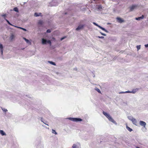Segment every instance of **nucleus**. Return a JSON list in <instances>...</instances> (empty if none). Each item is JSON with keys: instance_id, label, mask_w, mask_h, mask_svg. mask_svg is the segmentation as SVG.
Returning a JSON list of instances; mask_svg holds the SVG:
<instances>
[{"instance_id": "nucleus-33", "label": "nucleus", "mask_w": 148, "mask_h": 148, "mask_svg": "<svg viewBox=\"0 0 148 148\" xmlns=\"http://www.w3.org/2000/svg\"><path fill=\"white\" fill-rule=\"evenodd\" d=\"M98 38H104V37L103 36H98Z\"/></svg>"}, {"instance_id": "nucleus-14", "label": "nucleus", "mask_w": 148, "mask_h": 148, "mask_svg": "<svg viewBox=\"0 0 148 148\" xmlns=\"http://www.w3.org/2000/svg\"><path fill=\"white\" fill-rule=\"evenodd\" d=\"M15 36L13 34H12L10 37V39L11 40H12L14 38Z\"/></svg>"}, {"instance_id": "nucleus-26", "label": "nucleus", "mask_w": 148, "mask_h": 148, "mask_svg": "<svg viewBox=\"0 0 148 148\" xmlns=\"http://www.w3.org/2000/svg\"><path fill=\"white\" fill-rule=\"evenodd\" d=\"M98 8L99 9V10H101L102 9V8L101 7V5H99L98 6Z\"/></svg>"}, {"instance_id": "nucleus-9", "label": "nucleus", "mask_w": 148, "mask_h": 148, "mask_svg": "<svg viewBox=\"0 0 148 148\" xmlns=\"http://www.w3.org/2000/svg\"><path fill=\"white\" fill-rule=\"evenodd\" d=\"M132 123L135 125H136V126H137V121L136 120V119H135V118H134L132 120Z\"/></svg>"}, {"instance_id": "nucleus-34", "label": "nucleus", "mask_w": 148, "mask_h": 148, "mask_svg": "<svg viewBox=\"0 0 148 148\" xmlns=\"http://www.w3.org/2000/svg\"><path fill=\"white\" fill-rule=\"evenodd\" d=\"M40 120H41V121L42 122H44V121H43V118H41V119H40Z\"/></svg>"}, {"instance_id": "nucleus-11", "label": "nucleus", "mask_w": 148, "mask_h": 148, "mask_svg": "<svg viewBox=\"0 0 148 148\" xmlns=\"http://www.w3.org/2000/svg\"><path fill=\"white\" fill-rule=\"evenodd\" d=\"M0 48L1 52V54L2 55L3 53V45L1 44L0 45Z\"/></svg>"}, {"instance_id": "nucleus-19", "label": "nucleus", "mask_w": 148, "mask_h": 148, "mask_svg": "<svg viewBox=\"0 0 148 148\" xmlns=\"http://www.w3.org/2000/svg\"><path fill=\"white\" fill-rule=\"evenodd\" d=\"M1 108L3 111L4 112H6L7 111H8V110L6 109L3 108Z\"/></svg>"}, {"instance_id": "nucleus-2", "label": "nucleus", "mask_w": 148, "mask_h": 148, "mask_svg": "<svg viewBox=\"0 0 148 148\" xmlns=\"http://www.w3.org/2000/svg\"><path fill=\"white\" fill-rule=\"evenodd\" d=\"M69 120L77 122L82 121V119L79 118H74L69 117L68 118Z\"/></svg>"}, {"instance_id": "nucleus-6", "label": "nucleus", "mask_w": 148, "mask_h": 148, "mask_svg": "<svg viewBox=\"0 0 148 148\" xmlns=\"http://www.w3.org/2000/svg\"><path fill=\"white\" fill-rule=\"evenodd\" d=\"M116 19L117 21L119 23H121L124 22V20L120 17H117Z\"/></svg>"}, {"instance_id": "nucleus-23", "label": "nucleus", "mask_w": 148, "mask_h": 148, "mask_svg": "<svg viewBox=\"0 0 148 148\" xmlns=\"http://www.w3.org/2000/svg\"><path fill=\"white\" fill-rule=\"evenodd\" d=\"M95 90H96L98 92H100V90L97 88H95Z\"/></svg>"}, {"instance_id": "nucleus-8", "label": "nucleus", "mask_w": 148, "mask_h": 148, "mask_svg": "<svg viewBox=\"0 0 148 148\" xmlns=\"http://www.w3.org/2000/svg\"><path fill=\"white\" fill-rule=\"evenodd\" d=\"M84 25H80L78 26V27L76 29V30L77 31L81 29H82L84 27Z\"/></svg>"}, {"instance_id": "nucleus-42", "label": "nucleus", "mask_w": 148, "mask_h": 148, "mask_svg": "<svg viewBox=\"0 0 148 148\" xmlns=\"http://www.w3.org/2000/svg\"><path fill=\"white\" fill-rule=\"evenodd\" d=\"M66 14V13H65V14Z\"/></svg>"}, {"instance_id": "nucleus-29", "label": "nucleus", "mask_w": 148, "mask_h": 148, "mask_svg": "<svg viewBox=\"0 0 148 148\" xmlns=\"http://www.w3.org/2000/svg\"><path fill=\"white\" fill-rule=\"evenodd\" d=\"M93 24L95 25L96 26H98V24H96L95 23V22H93Z\"/></svg>"}, {"instance_id": "nucleus-30", "label": "nucleus", "mask_w": 148, "mask_h": 148, "mask_svg": "<svg viewBox=\"0 0 148 148\" xmlns=\"http://www.w3.org/2000/svg\"><path fill=\"white\" fill-rule=\"evenodd\" d=\"M2 16H3V17H4V18H5V16H6V14H4L2 15Z\"/></svg>"}, {"instance_id": "nucleus-27", "label": "nucleus", "mask_w": 148, "mask_h": 148, "mask_svg": "<svg viewBox=\"0 0 148 148\" xmlns=\"http://www.w3.org/2000/svg\"><path fill=\"white\" fill-rule=\"evenodd\" d=\"M125 92V93H126V92H134L133 91L130 92V91H125V92Z\"/></svg>"}, {"instance_id": "nucleus-21", "label": "nucleus", "mask_w": 148, "mask_h": 148, "mask_svg": "<svg viewBox=\"0 0 148 148\" xmlns=\"http://www.w3.org/2000/svg\"><path fill=\"white\" fill-rule=\"evenodd\" d=\"M52 132L53 134H57V133L56 132L55 130L53 129L52 130Z\"/></svg>"}, {"instance_id": "nucleus-40", "label": "nucleus", "mask_w": 148, "mask_h": 148, "mask_svg": "<svg viewBox=\"0 0 148 148\" xmlns=\"http://www.w3.org/2000/svg\"><path fill=\"white\" fill-rule=\"evenodd\" d=\"M102 35H104V36H105L106 35L104 34H102V33H101V34Z\"/></svg>"}, {"instance_id": "nucleus-1", "label": "nucleus", "mask_w": 148, "mask_h": 148, "mask_svg": "<svg viewBox=\"0 0 148 148\" xmlns=\"http://www.w3.org/2000/svg\"><path fill=\"white\" fill-rule=\"evenodd\" d=\"M103 114L107 117V118L109 121L112 122L115 125H117V123L113 119L111 116L109 114L104 111L103 112Z\"/></svg>"}, {"instance_id": "nucleus-17", "label": "nucleus", "mask_w": 148, "mask_h": 148, "mask_svg": "<svg viewBox=\"0 0 148 148\" xmlns=\"http://www.w3.org/2000/svg\"><path fill=\"white\" fill-rule=\"evenodd\" d=\"M126 128L130 132H131L132 131V129L130 128L129 127H128L127 125L126 126Z\"/></svg>"}, {"instance_id": "nucleus-38", "label": "nucleus", "mask_w": 148, "mask_h": 148, "mask_svg": "<svg viewBox=\"0 0 148 148\" xmlns=\"http://www.w3.org/2000/svg\"><path fill=\"white\" fill-rule=\"evenodd\" d=\"M45 124V125H48L47 123H45V122H43Z\"/></svg>"}, {"instance_id": "nucleus-16", "label": "nucleus", "mask_w": 148, "mask_h": 148, "mask_svg": "<svg viewBox=\"0 0 148 148\" xmlns=\"http://www.w3.org/2000/svg\"><path fill=\"white\" fill-rule=\"evenodd\" d=\"M127 117H128V119L131 121H132V120L134 118H133V117L132 116H128Z\"/></svg>"}, {"instance_id": "nucleus-4", "label": "nucleus", "mask_w": 148, "mask_h": 148, "mask_svg": "<svg viewBox=\"0 0 148 148\" xmlns=\"http://www.w3.org/2000/svg\"><path fill=\"white\" fill-rule=\"evenodd\" d=\"M72 148H81V145L79 143L73 144V145Z\"/></svg>"}, {"instance_id": "nucleus-25", "label": "nucleus", "mask_w": 148, "mask_h": 148, "mask_svg": "<svg viewBox=\"0 0 148 148\" xmlns=\"http://www.w3.org/2000/svg\"><path fill=\"white\" fill-rule=\"evenodd\" d=\"M137 48L138 49V50H139V49H140V45H138L137 46Z\"/></svg>"}, {"instance_id": "nucleus-18", "label": "nucleus", "mask_w": 148, "mask_h": 148, "mask_svg": "<svg viewBox=\"0 0 148 148\" xmlns=\"http://www.w3.org/2000/svg\"><path fill=\"white\" fill-rule=\"evenodd\" d=\"M43 22L42 21L39 20L38 22V24L39 25H42L43 24Z\"/></svg>"}, {"instance_id": "nucleus-12", "label": "nucleus", "mask_w": 148, "mask_h": 148, "mask_svg": "<svg viewBox=\"0 0 148 148\" xmlns=\"http://www.w3.org/2000/svg\"><path fill=\"white\" fill-rule=\"evenodd\" d=\"M23 39L25 40V41L27 43L29 44V45L31 44V42H30L28 40L26 39V38H23Z\"/></svg>"}, {"instance_id": "nucleus-20", "label": "nucleus", "mask_w": 148, "mask_h": 148, "mask_svg": "<svg viewBox=\"0 0 148 148\" xmlns=\"http://www.w3.org/2000/svg\"><path fill=\"white\" fill-rule=\"evenodd\" d=\"M14 10L17 12H18V9L17 7H15L14 8Z\"/></svg>"}, {"instance_id": "nucleus-15", "label": "nucleus", "mask_w": 148, "mask_h": 148, "mask_svg": "<svg viewBox=\"0 0 148 148\" xmlns=\"http://www.w3.org/2000/svg\"><path fill=\"white\" fill-rule=\"evenodd\" d=\"M5 19L6 20V21H7V22L10 25H12V26H14L15 27H16V26H15L14 25H12V24H11L10 22L8 20H7V19H6L5 18Z\"/></svg>"}, {"instance_id": "nucleus-36", "label": "nucleus", "mask_w": 148, "mask_h": 148, "mask_svg": "<svg viewBox=\"0 0 148 148\" xmlns=\"http://www.w3.org/2000/svg\"><path fill=\"white\" fill-rule=\"evenodd\" d=\"M145 46L146 47H148V44H147V45H145Z\"/></svg>"}, {"instance_id": "nucleus-13", "label": "nucleus", "mask_w": 148, "mask_h": 148, "mask_svg": "<svg viewBox=\"0 0 148 148\" xmlns=\"http://www.w3.org/2000/svg\"><path fill=\"white\" fill-rule=\"evenodd\" d=\"M144 17V16L143 15H142V16L138 17V18H136V19L138 20H140V19H143Z\"/></svg>"}, {"instance_id": "nucleus-32", "label": "nucleus", "mask_w": 148, "mask_h": 148, "mask_svg": "<svg viewBox=\"0 0 148 148\" xmlns=\"http://www.w3.org/2000/svg\"><path fill=\"white\" fill-rule=\"evenodd\" d=\"M19 27V28H20L22 29H23V30H24L25 31H26V29H24V28H21V27Z\"/></svg>"}, {"instance_id": "nucleus-22", "label": "nucleus", "mask_w": 148, "mask_h": 148, "mask_svg": "<svg viewBox=\"0 0 148 148\" xmlns=\"http://www.w3.org/2000/svg\"><path fill=\"white\" fill-rule=\"evenodd\" d=\"M49 63L50 64L53 65H56V64L53 62H52V61H49Z\"/></svg>"}, {"instance_id": "nucleus-37", "label": "nucleus", "mask_w": 148, "mask_h": 148, "mask_svg": "<svg viewBox=\"0 0 148 148\" xmlns=\"http://www.w3.org/2000/svg\"><path fill=\"white\" fill-rule=\"evenodd\" d=\"M65 37L62 38H61V40H62L65 38Z\"/></svg>"}, {"instance_id": "nucleus-41", "label": "nucleus", "mask_w": 148, "mask_h": 148, "mask_svg": "<svg viewBox=\"0 0 148 148\" xmlns=\"http://www.w3.org/2000/svg\"><path fill=\"white\" fill-rule=\"evenodd\" d=\"M136 148H139V147H136Z\"/></svg>"}, {"instance_id": "nucleus-35", "label": "nucleus", "mask_w": 148, "mask_h": 148, "mask_svg": "<svg viewBox=\"0 0 148 148\" xmlns=\"http://www.w3.org/2000/svg\"><path fill=\"white\" fill-rule=\"evenodd\" d=\"M99 27L100 29H102V27H101V26H99V25H98V26Z\"/></svg>"}, {"instance_id": "nucleus-28", "label": "nucleus", "mask_w": 148, "mask_h": 148, "mask_svg": "<svg viewBox=\"0 0 148 148\" xmlns=\"http://www.w3.org/2000/svg\"><path fill=\"white\" fill-rule=\"evenodd\" d=\"M51 32V30L50 29H48L47 31V33H50Z\"/></svg>"}, {"instance_id": "nucleus-10", "label": "nucleus", "mask_w": 148, "mask_h": 148, "mask_svg": "<svg viewBox=\"0 0 148 148\" xmlns=\"http://www.w3.org/2000/svg\"><path fill=\"white\" fill-rule=\"evenodd\" d=\"M0 134L2 136H6V134L4 132L3 130H0Z\"/></svg>"}, {"instance_id": "nucleus-39", "label": "nucleus", "mask_w": 148, "mask_h": 148, "mask_svg": "<svg viewBox=\"0 0 148 148\" xmlns=\"http://www.w3.org/2000/svg\"><path fill=\"white\" fill-rule=\"evenodd\" d=\"M142 130H143V132H145V129H143V128H142Z\"/></svg>"}, {"instance_id": "nucleus-31", "label": "nucleus", "mask_w": 148, "mask_h": 148, "mask_svg": "<svg viewBox=\"0 0 148 148\" xmlns=\"http://www.w3.org/2000/svg\"><path fill=\"white\" fill-rule=\"evenodd\" d=\"M101 29H102V30H103L104 31H105V32H106V29H105V28H103V27H102V28Z\"/></svg>"}, {"instance_id": "nucleus-5", "label": "nucleus", "mask_w": 148, "mask_h": 148, "mask_svg": "<svg viewBox=\"0 0 148 148\" xmlns=\"http://www.w3.org/2000/svg\"><path fill=\"white\" fill-rule=\"evenodd\" d=\"M47 43H49L50 46L51 45V42L50 40H47L44 38L42 39V44H46Z\"/></svg>"}, {"instance_id": "nucleus-24", "label": "nucleus", "mask_w": 148, "mask_h": 148, "mask_svg": "<svg viewBox=\"0 0 148 148\" xmlns=\"http://www.w3.org/2000/svg\"><path fill=\"white\" fill-rule=\"evenodd\" d=\"M34 16H39V15L38 13H35L34 14Z\"/></svg>"}, {"instance_id": "nucleus-3", "label": "nucleus", "mask_w": 148, "mask_h": 148, "mask_svg": "<svg viewBox=\"0 0 148 148\" xmlns=\"http://www.w3.org/2000/svg\"><path fill=\"white\" fill-rule=\"evenodd\" d=\"M139 124L141 126L143 127V129H145V131H146V123L144 121H140L139 122Z\"/></svg>"}, {"instance_id": "nucleus-7", "label": "nucleus", "mask_w": 148, "mask_h": 148, "mask_svg": "<svg viewBox=\"0 0 148 148\" xmlns=\"http://www.w3.org/2000/svg\"><path fill=\"white\" fill-rule=\"evenodd\" d=\"M137 7L136 5H132V6L130 7V11H132L134 9Z\"/></svg>"}]
</instances>
